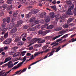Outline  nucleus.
<instances>
[{"instance_id":"09e8293b","label":"nucleus","mask_w":76,"mask_h":76,"mask_svg":"<svg viewBox=\"0 0 76 76\" xmlns=\"http://www.w3.org/2000/svg\"><path fill=\"white\" fill-rule=\"evenodd\" d=\"M69 43H66L63 45L62 46V48H63L64 47H65L66 45H68Z\"/></svg>"},{"instance_id":"69168bd1","label":"nucleus","mask_w":76,"mask_h":76,"mask_svg":"<svg viewBox=\"0 0 76 76\" xmlns=\"http://www.w3.org/2000/svg\"><path fill=\"white\" fill-rule=\"evenodd\" d=\"M4 50L2 48H0V53H1V52L3 51Z\"/></svg>"},{"instance_id":"864d4df0","label":"nucleus","mask_w":76,"mask_h":76,"mask_svg":"<svg viewBox=\"0 0 76 76\" xmlns=\"http://www.w3.org/2000/svg\"><path fill=\"white\" fill-rule=\"evenodd\" d=\"M36 25V24H35V23H32L31 24V27H32L33 26H35Z\"/></svg>"},{"instance_id":"7ed1b4c3","label":"nucleus","mask_w":76,"mask_h":76,"mask_svg":"<svg viewBox=\"0 0 76 76\" xmlns=\"http://www.w3.org/2000/svg\"><path fill=\"white\" fill-rule=\"evenodd\" d=\"M27 68H24L23 69V70H22V69H20V70H19L18 71H16V72L15 73V74H14L15 75H16L18 74V75H20L22 73H23V72H24L26 71V70Z\"/></svg>"},{"instance_id":"412c9836","label":"nucleus","mask_w":76,"mask_h":76,"mask_svg":"<svg viewBox=\"0 0 76 76\" xmlns=\"http://www.w3.org/2000/svg\"><path fill=\"white\" fill-rule=\"evenodd\" d=\"M72 9H71V8H69L68 9V12H66V14H67L69 15H71V10Z\"/></svg>"},{"instance_id":"393cba45","label":"nucleus","mask_w":76,"mask_h":76,"mask_svg":"<svg viewBox=\"0 0 76 76\" xmlns=\"http://www.w3.org/2000/svg\"><path fill=\"white\" fill-rule=\"evenodd\" d=\"M62 29V28L61 27H58V28H57V29H55V30L56 31H60Z\"/></svg>"},{"instance_id":"c9c22d12","label":"nucleus","mask_w":76,"mask_h":76,"mask_svg":"<svg viewBox=\"0 0 76 76\" xmlns=\"http://www.w3.org/2000/svg\"><path fill=\"white\" fill-rule=\"evenodd\" d=\"M8 36V32H7V33H6L4 35V38H7Z\"/></svg>"},{"instance_id":"a878e982","label":"nucleus","mask_w":76,"mask_h":76,"mask_svg":"<svg viewBox=\"0 0 76 76\" xmlns=\"http://www.w3.org/2000/svg\"><path fill=\"white\" fill-rule=\"evenodd\" d=\"M2 7L4 9H6L8 8V5L7 4H4L2 5Z\"/></svg>"},{"instance_id":"423d86ee","label":"nucleus","mask_w":76,"mask_h":76,"mask_svg":"<svg viewBox=\"0 0 76 76\" xmlns=\"http://www.w3.org/2000/svg\"><path fill=\"white\" fill-rule=\"evenodd\" d=\"M13 64H12V61H10L8 63V68H11L13 67Z\"/></svg>"},{"instance_id":"2eb2a0df","label":"nucleus","mask_w":76,"mask_h":76,"mask_svg":"<svg viewBox=\"0 0 76 76\" xmlns=\"http://www.w3.org/2000/svg\"><path fill=\"white\" fill-rule=\"evenodd\" d=\"M76 41V38L74 39V38H73L71 39V40H70L69 41L68 43L69 44L71 42H75Z\"/></svg>"},{"instance_id":"f03ea898","label":"nucleus","mask_w":76,"mask_h":76,"mask_svg":"<svg viewBox=\"0 0 76 76\" xmlns=\"http://www.w3.org/2000/svg\"><path fill=\"white\" fill-rule=\"evenodd\" d=\"M40 40V39L39 38H33V39H31V41L34 42L30 43V44L28 45V46H31L32 45H33L34 44H35V43H36L37 42L39 41Z\"/></svg>"},{"instance_id":"72a5a7b5","label":"nucleus","mask_w":76,"mask_h":76,"mask_svg":"<svg viewBox=\"0 0 76 76\" xmlns=\"http://www.w3.org/2000/svg\"><path fill=\"white\" fill-rule=\"evenodd\" d=\"M41 45H42V44L40 43H39V44H37V45H35V46H36L37 48L41 47Z\"/></svg>"},{"instance_id":"2f4dec72","label":"nucleus","mask_w":76,"mask_h":76,"mask_svg":"<svg viewBox=\"0 0 76 76\" xmlns=\"http://www.w3.org/2000/svg\"><path fill=\"white\" fill-rule=\"evenodd\" d=\"M69 26L67 24H65L64 25H63V27L64 28H67Z\"/></svg>"},{"instance_id":"680f3d73","label":"nucleus","mask_w":76,"mask_h":76,"mask_svg":"<svg viewBox=\"0 0 76 76\" xmlns=\"http://www.w3.org/2000/svg\"><path fill=\"white\" fill-rule=\"evenodd\" d=\"M26 16L27 18H28L30 16L29 14H26Z\"/></svg>"},{"instance_id":"8fccbe9b","label":"nucleus","mask_w":76,"mask_h":76,"mask_svg":"<svg viewBox=\"0 0 76 76\" xmlns=\"http://www.w3.org/2000/svg\"><path fill=\"white\" fill-rule=\"evenodd\" d=\"M7 23H10V18H7Z\"/></svg>"},{"instance_id":"338daca9","label":"nucleus","mask_w":76,"mask_h":76,"mask_svg":"<svg viewBox=\"0 0 76 76\" xmlns=\"http://www.w3.org/2000/svg\"><path fill=\"white\" fill-rule=\"evenodd\" d=\"M3 39H4V38H3V37H2L0 39V40L1 41H3Z\"/></svg>"},{"instance_id":"a18cd8bd","label":"nucleus","mask_w":76,"mask_h":76,"mask_svg":"<svg viewBox=\"0 0 76 76\" xmlns=\"http://www.w3.org/2000/svg\"><path fill=\"white\" fill-rule=\"evenodd\" d=\"M6 23H2V24L1 25V26L2 28H4L5 27Z\"/></svg>"},{"instance_id":"e433bc0d","label":"nucleus","mask_w":76,"mask_h":76,"mask_svg":"<svg viewBox=\"0 0 76 76\" xmlns=\"http://www.w3.org/2000/svg\"><path fill=\"white\" fill-rule=\"evenodd\" d=\"M39 23V21L38 20H36L34 23H35V24H38Z\"/></svg>"},{"instance_id":"58836bf2","label":"nucleus","mask_w":76,"mask_h":76,"mask_svg":"<svg viewBox=\"0 0 76 76\" xmlns=\"http://www.w3.org/2000/svg\"><path fill=\"white\" fill-rule=\"evenodd\" d=\"M68 37V34H66L65 35H64L63 37H62V38H66Z\"/></svg>"},{"instance_id":"37998d69","label":"nucleus","mask_w":76,"mask_h":76,"mask_svg":"<svg viewBox=\"0 0 76 76\" xmlns=\"http://www.w3.org/2000/svg\"><path fill=\"white\" fill-rule=\"evenodd\" d=\"M1 31H3L6 32L7 31V29L6 28H2L1 29Z\"/></svg>"},{"instance_id":"4be33fe9","label":"nucleus","mask_w":76,"mask_h":76,"mask_svg":"<svg viewBox=\"0 0 76 76\" xmlns=\"http://www.w3.org/2000/svg\"><path fill=\"white\" fill-rule=\"evenodd\" d=\"M26 37V33H24L21 35V37H20V38H25Z\"/></svg>"},{"instance_id":"cd10ccee","label":"nucleus","mask_w":76,"mask_h":76,"mask_svg":"<svg viewBox=\"0 0 76 76\" xmlns=\"http://www.w3.org/2000/svg\"><path fill=\"white\" fill-rule=\"evenodd\" d=\"M35 20V19L34 18H32L30 20V22L32 23Z\"/></svg>"},{"instance_id":"f3484780","label":"nucleus","mask_w":76,"mask_h":76,"mask_svg":"<svg viewBox=\"0 0 76 76\" xmlns=\"http://www.w3.org/2000/svg\"><path fill=\"white\" fill-rule=\"evenodd\" d=\"M50 17L53 18H54V12H52L50 13Z\"/></svg>"},{"instance_id":"0eeeda50","label":"nucleus","mask_w":76,"mask_h":76,"mask_svg":"<svg viewBox=\"0 0 76 76\" xmlns=\"http://www.w3.org/2000/svg\"><path fill=\"white\" fill-rule=\"evenodd\" d=\"M44 53V51L42 52H38L36 53H34V57H35L38 56L39 54H42Z\"/></svg>"},{"instance_id":"c03bdc74","label":"nucleus","mask_w":76,"mask_h":76,"mask_svg":"<svg viewBox=\"0 0 76 76\" xmlns=\"http://www.w3.org/2000/svg\"><path fill=\"white\" fill-rule=\"evenodd\" d=\"M43 33V31L42 30H39V34H42Z\"/></svg>"},{"instance_id":"79ce46f5","label":"nucleus","mask_w":76,"mask_h":76,"mask_svg":"<svg viewBox=\"0 0 76 76\" xmlns=\"http://www.w3.org/2000/svg\"><path fill=\"white\" fill-rule=\"evenodd\" d=\"M10 26H12L13 27H14L15 26V24L13 22H11L10 23Z\"/></svg>"},{"instance_id":"ea45409f","label":"nucleus","mask_w":76,"mask_h":76,"mask_svg":"<svg viewBox=\"0 0 76 76\" xmlns=\"http://www.w3.org/2000/svg\"><path fill=\"white\" fill-rule=\"evenodd\" d=\"M15 41L16 42H18V41H20V38L19 37H18L15 39Z\"/></svg>"},{"instance_id":"7c9ffc66","label":"nucleus","mask_w":76,"mask_h":76,"mask_svg":"<svg viewBox=\"0 0 76 76\" xmlns=\"http://www.w3.org/2000/svg\"><path fill=\"white\" fill-rule=\"evenodd\" d=\"M51 7L54 10H56V7L55 5L52 6Z\"/></svg>"},{"instance_id":"052dcab7","label":"nucleus","mask_w":76,"mask_h":76,"mask_svg":"<svg viewBox=\"0 0 76 76\" xmlns=\"http://www.w3.org/2000/svg\"><path fill=\"white\" fill-rule=\"evenodd\" d=\"M7 3H8V4H12V2L10 1L9 2V1H7Z\"/></svg>"},{"instance_id":"3c124183","label":"nucleus","mask_w":76,"mask_h":76,"mask_svg":"<svg viewBox=\"0 0 76 76\" xmlns=\"http://www.w3.org/2000/svg\"><path fill=\"white\" fill-rule=\"evenodd\" d=\"M13 27H14L9 25V26L8 28H9V29H12V28H13Z\"/></svg>"},{"instance_id":"a19ab883","label":"nucleus","mask_w":76,"mask_h":76,"mask_svg":"<svg viewBox=\"0 0 76 76\" xmlns=\"http://www.w3.org/2000/svg\"><path fill=\"white\" fill-rule=\"evenodd\" d=\"M39 62V61H37L34 62H33L32 63L31 65H30V66H31L32 65H33L36 64L37 63V62Z\"/></svg>"},{"instance_id":"39448f33","label":"nucleus","mask_w":76,"mask_h":76,"mask_svg":"<svg viewBox=\"0 0 76 76\" xmlns=\"http://www.w3.org/2000/svg\"><path fill=\"white\" fill-rule=\"evenodd\" d=\"M61 46H60L57 48H54L52 49V51L51 52L54 53L55 51L56 53H58V52L61 50Z\"/></svg>"},{"instance_id":"f8f14e48","label":"nucleus","mask_w":76,"mask_h":76,"mask_svg":"<svg viewBox=\"0 0 76 76\" xmlns=\"http://www.w3.org/2000/svg\"><path fill=\"white\" fill-rule=\"evenodd\" d=\"M11 59L12 58L11 57V56H9L8 58H7L5 59L4 63H6L8 61H9L11 60Z\"/></svg>"},{"instance_id":"a211bd4d","label":"nucleus","mask_w":76,"mask_h":76,"mask_svg":"<svg viewBox=\"0 0 76 76\" xmlns=\"http://www.w3.org/2000/svg\"><path fill=\"white\" fill-rule=\"evenodd\" d=\"M40 39V40H39V41L38 42V43H42L43 42H45V40L43 39H42L41 38H39Z\"/></svg>"},{"instance_id":"e2e57ef3","label":"nucleus","mask_w":76,"mask_h":76,"mask_svg":"<svg viewBox=\"0 0 76 76\" xmlns=\"http://www.w3.org/2000/svg\"><path fill=\"white\" fill-rule=\"evenodd\" d=\"M8 49V48L7 46L5 47L4 48V50H7Z\"/></svg>"},{"instance_id":"ddd939ff","label":"nucleus","mask_w":76,"mask_h":76,"mask_svg":"<svg viewBox=\"0 0 76 76\" xmlns=\"http://www.w3.org/2000/svg\"><path fill=\"white\" fill-rule=\"evenodd\" d=\"M40 16L42 18H46L47 16H46V13L45 12L42 13L40 14Z\"/></svg>"},{"instance_id":"4c0bfd02","label":"nucleus","mask_w":76,"mask_h":76,"mask_svg":"<svg viewBox=\"0 0 76 76\" xmlns=\"http://www.w3.org/2000/svg\"><path fill=\"white\" fill-rule=\"evenodd\" d=\"M38 10L37 9H34V14H36L37 13Z\"/></svg>"},{"instance_id":"5701e85b","label":"nucleus","mask_w":76,"mask_h":76,"mask_svg":"<svg viewBox=\"0 0 76 76\" xmlns=\"http://www.w3.org/2000/svg\"><path fill=\"white\" fill-rule=\"evenodd\" d=\"M23 44H24V42H23L20 41V42H19L18 43L17 45L18 46L22 45H23Z\"/></svg>"},{"instance_id":"5fc2aeb1","label":"nucleus","mask_w":76,"mask_h":76,"mask_svg":"<svg viewBox=\"0 0 76 76\" xmlns=\"http://www.w3.org/2000/svg\"><path fill=\"white\" fill-rule=\"evenodd\" d=\"M18 47H17V46H16L15 47H13V48H12L14 49V50H16L17 49H18Z\"/></svg>"},{"instance_id":"6e6d98bb","label":"nucleus","mask_w":76,"mask_h":76,"mask_svg":"<svg viewBox=\"0 0 76 76\" xmlns=\"http://www.w3.org/2000/svg\"><path fill=\"white\" fill-rule=\"evenodd\" d=\"M27 39L28 40V41H31V40H31V37H28L27 38Z\"/></svg>"},{"instance_id":"aec40b11","label":"nucleus","mask_w":76,"mask_h":76,"mask_svg":"<svg viewBox=\"0 0 76 76\" xmlns=\"http://www.w3.org/2000/svg\"><path fill=\"white\" fill-rule=\"evenodd\" d=\"M63 34H61V35H59L58 36H56V37H53V38H52V40H55L56 39H58V38H59V37L61 36Z\"/></svg>"},{"instance_id":"0e129e2a","label":"nucleus","mask_w":76,"mask_h":76,"mask_svg":"<svg viewBox=\"0 0 76 76\" xmlns=\"http://www.w3.org/2000/svg\"><path fill=\"white\" fill-rule=\"evenodd\" d=\"M42 48L43 50H45L47 48V47L46 46H44V47H42Z\"/></svg>"},{"instance_id":"bb28decb","label":"nucleus","mask_w":76,"mask_h":76,"mask_svg":"<svg viewBox=\"0 0 76 76\" xmlns=\"http://www.w3.org/2000/svg\"><path fill=\"white\" fill-rule=\"evenodd\" d=\"M54 52H51L50 53H48V54H47V55H49L50 54L49 56H48V57L51 56H53V55L54 54Z\"/></svg>"},{"instance_id":"6e6552de","label":"nucleus","mask_w":76,"mask_h":76,"mask_svg":"<svg viewBox=\"0 0 76 76\" xmlns=\"http://www.w3.org/2000/svg\"><path fill=\"white\" fill-rule=\"evenodd\" d=\"M12 39H9L7 40H6L4 42L3 44H8L10 43Z\"/></svg>"},{"instance_id":"6ab92c4d","label":"nucleus","mask_w":76,"mask_h":76,"mask_svg":"<svg viewBox=\"0 0 76 76\" xmlns=\"http://www.w3.org/2000/svg\"><path fill=\"white\" fill-rule=\"evenodd\" d=\"M66 30H63L61 31H60L58 32V34H64L66 32Z\"/></svg>"},{"instance_id":"de8ad7c7","label":"nucleus","mask_w":76,"mask_h":76,"mask_svg":"<svg viewBox=\"0 0 76 76\" xmlns=\"http://www.w3.org/2000/svg\"><path fill=\"white\" fill-rule=\"evenodd\" d=\"M26 1V0H21L20 2L21 3H25Z\"/></svg>"},{"instance_id":"1a4fd4ad","label":"nucleus","mask_w":76,"mask_h":76,"mask_svg":"<svg viewBox=\"0 0 76 76\" xmlns=\"http://www.w3.org/2000/svg\"><path fill=\"white\" fill-rule=\"evenodd\" d=\"M17 31V28L15 27L12 28V30H11L10 32V33L11 34L14 33L16 32Z\"/></svg>"},{"instance_id":"dca6fc26","label":"nucleus","mask_w":76,"mask_h":76,"mask_svg":"<svg viewBox=\"0 0 76 76\" xmlns=\"http://www.w3.org/2000/svg\"><path fill=\"white\" fill-rule=\"evenodd\" d=\"M47 27H46L47 29H48L50 30L53 28V25H50L49 26H47Z\"/></svg>"},{"instance_id":"774afa93","label":"nucleus","mask_w":76,"mask_h":76,"mask_svg":"<svg viewBox=\"0 0 76 76\" xmlns=\"http://www.w3.org/2000/svg\"><path fill=\"white\" fill-rule=\"evenodd\" d=\"M33 47H31L29 48V50H31L33 49Z\"/></svg>"},{"instance_id":"bf43d9fd","label":"nucleus","mask_w":76,"mask_h":76,"mask_svg":"<svg viewBox=\"0 0 76 76\" xmlns=\"http://www.w3.org/2000/svg\"><path fill=\"white\" fill-rule=\"evenodd\" d=\"M4 13L3 12H2L0 13V15L1 16H2L3 15H4Z\"/></svg>"},{"instance_id":"473e14b6","label":"nucleus","mask_w":76,"mask_h":76,"mask_svg":"<svg viewBox=\"0 0 76 76\" xmlns=\"http://www.w3.org/2000/svg\"><path fill=\"white\" fill-rule=\"evenodd\" d=\"M26 51H23L21 53V55L22 56H23L25 55V53H26Z\"/></svg>"},{"instance_id":"c756f323","label":"nucleus","mask_w":76,"mask_h":76,"mask_svg":"<svg viewBox=\"0 0 76 76\" xmlns=\"http://www.w3.org/2000/svg\"><path fill=\"white\" fill-rule=\"evenodd\" d=\"M72 20H73V19L72 18H70L69 19L67 20V23H70L71 22H72Z\"/></svg>"},{"instance_id":"4468645a","label":"nucleus","mask_w":76,"mask_h":76,"mask_svg":"<svg viewBox=\"0 0 76 76\" xmlns=\"http://www.w3.org/2000/svg\"><path fill=\"white\" fill-rule=\"evenodd\" d=\"M48 24H45L44 26H41V29L42 30H45L47 26H48Z\"/></svg>"},{"instance_id":"603ef678","label":"nucleus","mask_w":76,"mask_h":76,"mask_svg":"<svg viewBox=\"0 0 76 76\" xmlns=\"http://www.w3.org/2000/svg\"><path fill=\"white\" fill-rule=\"evenodd\" d=\"M56 0H53V1H52V3L53 4H56Z\"/></svg>"},{"instance_id":"f257e3e1","label":"nucleus","mask_w":76,"mask_h":76,"mask_svg":"<svg viewBox=\"0 0 76 76\" xmlns=\"http://www.w3.org/2000/svg\"><path fill=\"white\" fill-rule=\"evenodd\" d=\"M26 60V56H25L23 58L22 60V62L19 63L17 66H14V67L12 68V69H16L18 68L21 65L23 64V63L25 62Z\"/></svg>"},{"instance_id":"9b49d317","label":"nucleus","mask_w":76,"mask_h":76,"mask_svg":"<svg viewBox=\"0 0 76 76\" xmlns=\"http://www.w3.org/2000/svg\"><path fill=\"white\" fill-rule=\"evenodd\" d=\"M45 18V21L47 23H48V22L50 21V17H49L48 16H47L46 17V18Z\"/></svg>"},{"instance_id":"9d476101","label":"nucleus","mask_w":76,"mask_h":76,"mask_svg":"<svg viewBox=\"0 0 76 76\" xmlns=\"http://www.w3.org/2000/svg\"><path fill=\"white\" fill-rule=\"evenodd\" d=\"M55 18H56V23H57L58 20L61 18V16L59 14L57 15H56Z\"/></svg>"},{"instance_id":"c85d7f7f","label":"nucleus","mask_w":76,"mask_h":76,"mask_svg":"<svg viewBox=\"0 0 76 76\" xmlns=\"http://www.w3.org/2000/svg\"><path fill=\"white\" fill-rule=\"evenodd\" d=\"M23 23V21L22 20H19V21H17V24H21Z\"/></svg>"},{"instance_id":"49530a36","label":"nucleus","mask_w":76,"mask_h":76,"mask_svg":"<svg viewBox=\"0 0 76 76\" xmlns=\"http://www.w3.org/2000/svg\"><path fill=\"white\" fill-rule=\"evenodd\" d=\"M2 21H3V23H6L5 22H6V19L5 18H4L3 20H2Z\"/></svg>"},{"instance_id":"f704fd0d","label":"nucleus","mask_w":76,"mask_h":76,"mask_svg":"<svg viewBox=\"0 0 76 76\" xmlns=\"http://www.w3.org/2000/svg\"><path fill=\"white\" fill-rule=\"evenodd\" d=\"M23 27L25 29H27L28 28V26L27 25H24Z\"/></svg>"},{"instance_id":"20e7f679","label":"nucleus","mask_w":76,"mask_h":76,"mask_svg":"<svg viewBox=\"0 0 76 76\" xmlns=\"http://www.w3.org/2000/svg\"><path fill=\"white\" fill-rule=\"evenodd\" d=\"M62 40V39H58L57 40H56V41H55L53 43H52V44L50 45H54H54H53V46L52 47V48H53L54 47H55L56 46L58 45V42H60Z\"/></svg>"},{"instance_id":"4d7b16f0","label":"nucleus","mask_w":76,"mask_h":76,"mask_svg":"<svg viewBox=\"0 0 76 76\" xmlns=\"http://www.w3.org/2000/svg\"><path fill=\"white\" fill-rule=\"evenodd\" d=\"M31 55V54L30 53H28L26 54V56H30Z\"/></svg>"},{"instance_id":"13d9d810","label":"nucleus","mask_w":76,"mask_h":76,"mask_svg":"<svg viewBox=\"0 0 76 76\" xmlns=\"http://www.w3.org/2000/svg\"><path fill=\"white\" fill-rule=\"evenodd\" d=\"M74 4H72V6H71V8H70L69 9H71L72 10L74 8Z\"/></svg>"},{"instance_id":"b1692460","label":"nucleus","mask_w":76,"mask_h":76,"mask_svg":"<svg viewBox=\"0 0 76 76\" xmlns=\"http://www.w3.org/2000/svg\"><path fill=\"white\" fill-rule=\"evenodd\" d=\"M66 3L67 4H68L69 5H70L71 4H72V2H71V0H69V1H66Z\"/></svg>"}]
</instances>
